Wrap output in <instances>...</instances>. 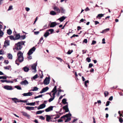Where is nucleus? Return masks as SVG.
Here are the masks:
<instances>
[{
  "instance_id": "obj_1",
  "label": "nucleus",
  "mask_w": 123,
  "mask_h": 123,
  "mask_svg": "<svg viewBox=\"0 0 123 123\" xmlns=\"http://www.w3.org/2000/svg\"><path fill=\"white\" fill-rule=\"evenodd\" d=\"M17 55L18 58L15 61V63L18 65L19 64L18 62H22L24 60L23 53L21 51H19L18 52Z\"/></svg>"
},
{
  "instance_id": "obj_2",
  "label": "nucleus",
  "mask_w": 123,
  "mask_h": 123,
  "mask_svg": "<svg viewBox=\"0 0 123 123\" xmlns=\"http://www.w3.org/2000/svg\"><path fill=\"white\" fill-rule=\"evenodd\" d=\"M24 43L23 41L19 42L16 43L15 45V49L17 50H20L22 48V45H24Z\"/></svg>"
},
{
  "instance_id": "obj_3",
  "label": "nucleus",
  "mask_w": 123,
  "mask_h": 123,
  "mask_svg": "<svg viewBox=\"0 0 123 123\" xmlns=\"http://www.w3.org/2000/svg\"><path fill=\"white\" fill-rule=\"evenodd\" d=\"M35 49L36 48L35 47H33L32 48L29 50L27 53L28 55H31L33 53V52L35 51Z\"/></svg>"
},
{
  "instance_id": "obj_4",
  "label": "nucleus",
  "mask_w": 123,
  "mask_h": 123,
  "mask_svg": "<svg viewBox=\"0 0 123 123\" xmlns=\"http://www.w3.org/2000/svg\"><path fill=\"white\" fill-rule=\"evenodd\" d=\"M50 78L49 77H46L43 81V83L44 84L48 85L49 83Z\"/></svg>"
},
{
  "instance_id": "obj_5",
  "label": "nucleus",
  "mask_w": 123,
  "mask_h": 123,
  "mask_svg": "<svg viewBox=\"0 0 123 123\" xmlns=\"http://www.w3.org/2000/svg\"><path fill=\"white\" fill-rule=\"evenodd\" d=\"M37 66V65L36 63L34 64L31 67L33 72H35L37 71L36 69V67Z\"/></svg>"
},
{
  "instance_id": "obj_6",
  "label": "nucleus",
  "mask_w": 123,
  "mask_h": 123,
  "mask_svg": "<svg viewBox=\"0 0 123 123\" xmlns=\"http://www.w3.org/2000/svg\"><path fill=\"white\" fill-rule=\"evenodd\" d=\"M56 107L55 106H50L48 108L46 109L45 110V111L46 112H48L50 111H52L53 108L54 107Z\"/></svg>"
},
{
  "instance_id": "obj_7",
  "label": "nucleus",
  "mask_w": 123,
  "mask_h": 123,
  "mask_svg": "<svg viewBox=\"0 0 123 123\" xmlns=\"http://www.w3.org/2000/svg\"><path fill=\"white\" fill-rule=\"evenodd\" d=\"M53 9L54 10L56 11L57 13H59L61 12L60 9L57 6H55L53 8Z\"/></svg>"
},
{
  "instance_id": "obj_8",
  "label": "nucleus",
  "mask_w": 123,
  "mask_h": 123,
  "mask_svg": "<svg viewBox=\"0 0 123 123\" xmlns=\"http://www.w3.org/2000/svg\"><path fill=\"white\" fill-rule=\"evenodd\" d=\"M63 109L65 110V112H68L69 111L68 105H66L63 106Z\"/></svg>"
},
{
  "instance_id": "obj_9",
  "label": "nucleus",
  "mask_w": 123,
  "mask_h": 123,
  "mask_svg": "<svg viewBox=\"0 0 123 123\" xmlns=\"http://www.w3.org/2000/svg\"><path fill=\"white\" fill-rule=\"evenodd\" d=\"M46 106L45 104L43 103L40 105L38 107L37 109L39 110L40 109H43Z\"/></svg>"
},
{
  "instance_id": "obj_10",
  "label": "nucleus",
  "mask_w": 123,
  "mask_h": 123,
  "mask_svg": "<svg viewBox=\"0 0 123 123\" xmlns=\"http://www.w3.org/2000/svg\"><path fill=\"white\" fill-rule=\"evenodd\" d=\"M57 25L56 22H54L51 23L50 26V28L54 27Z\"/></svg>"
},
{
  "instance_id": "obj_11",
  "label": "nucleus",
  "mask_w": 123,
  "mask_h": 123,
  "mask_svg": "<svg viewBox=\"0 0 123 123\" xmlns=\"http://www.w3.org/2000/svg\"><path fill=\"white\" fill-rule=\"evenodd\" d=\"M32 92H28L27 93H25L22 94L24 96H31L32 95Z\"/></svg>"
},
{
  "instance_id": "obj_12",
  "label": "nucleus",
  "mask_w": 123,
  "mask_h": 123,
  "mask_svg": "<svg viewBox=\"0 0 123 123\" xmlns=\"http://www.w3.org/2000/svg\"><path fill=\"white\" fill-rule=\"evenodd\" d=\"M20 84L22 85H27L28 84V82L26 80H24L23 81L21 82Z\"/></svg>"
},
{
  "instance_id": "obj_13",
  "label": "nucleus",
  "mask_w": 123,
  "mask_h": 123,
  "mask_svg": "<svg viewBox=\"0 0 123 123\" xmlns=\"http://www.w3.org/2000/svg\"><path fill=\"white\" fill-rule=\"evenodd\" d=\"M20 37L21 36L19 34H16L15 35V40H18L20 38Z\"/></svg>"
},
{
  "instance_id": "obj_14",
  "label": "nucleus",
  "mask_w": 123,
  "mask_h": 123,
  "mask_svg": "<svg viewBox=\"0 0 123 123\" xmlns=\"http://www.w3.org/2000/svg\"><path fill=\"white\" fill-rule=\"evenodd\" d=\"M22 114L24 116L27 117L29 118L30 117V116L27 113L25 112H22Z\"/></svg>"
},
{
  "instance_id": "obj_15",
  "label": "nucleus",
  "mask_w": 123,
  "mask_h": 123,
  "mask_svg": "<svg viewBox=\"0 0 123 123\" xmlns=\"http://www.w3.org/2000/svg\"><path fill=\"white\" fill-rule=\"evenodd\" d=\"M46 120L48 122H49V120L50 119H52V118L48 115H46Z\"/></svg>"
},
{
  "instance_id": "obj_16",
  "label": "nucleus",
  "mask_w": 123,
  "mask_h": 123,
  "mask_svg": "<svg viewBox=\"0 0 123 123\" xmlns=\"http://www.w3.org/2000/svg\"><path fill=\"white\" fill-rule=\"evenodd\" d=\"M12 100L14 101V102L15 103H16L17 102H20V100H19L17 98H12Z\"/></svg>"
},
{
  "instance_id": "obj_17",
  "label": "nucleus",
  "mask_w": 123,
  "mask_h": 123,
  "mask_svg": "<svg viewBox=\"0 0 123 123\" xmlns=\"http://www.w3.org/2000/svg\"><path fill=\"white\" fill-rule=\"evenodd\" d=\"M8 46V40H6L5 42L3 48L5 49V48Z\"/></svg>"
},
{
  "instance_id": "obj_18",
  "label": "nucleus",
  "mask_w": 123,
  "mask_h": 123,
  "mask_svg": "<svg viewBox=\"0 0 123 123\" xmlns=\"http://www.w3.org/2000/svg\"><path fill=\"white\" fill-rule=\"evenodd\" d=\"M66 18V17H65L64 16H63L59 18L58 19V20H59L60 22H62Z\"/></svg>"
},
{
  "instance_id": "obj_19",
  "label": "nucleus",
  "mask_w": 123,
  "mask_h": 123,
  "mask_svg": "<svg viewBox=\"0 0 123 123\" xmlns=\"http://www.w3.org/2000/svg\"><path fill=\"white\" fill-rule=\"evenodd\" d=\"M61 12L62 13L65 14V10L64 8L62 7H60Z\"/></svg>"
},
{
  "instance_id": "obj_20",
  "label": "nucleus",
  "mask_w": 123,
  "mask_h": 123,
  "mask_svg": "<svg viewBox=\"0 0 123 123\" xmlns=\"http://www.w3.org/2000/svg\"><path fill=\"white\" fill-rule=\"evenodd\" d=\"M26 109L27 110L30 111L31 110H33L34 108L33 107H31L29 106L26 107Z\"/></svg>"
},
{
  "instance_id": "obj_21",
  "label": "nucleus",
  "mask_w": 123,
  "mask_h": 123,
  "mask_svg": "<svg viewBox=\"0 0 123 123\" xmlns=\"http://www.w3.org/2000/svg\"><path fill=\"white\" fill-rule=\"evenodd\" d=\"M49 33L48 32V31L47 30L46 32L45 33L44 35V36L45 37H46L49 35Z\"/></svg>"
},
{
  "instance_id": "obj_22",
  "label": "nucleus",
  "mask_w": 123,
  "mask_h": 123,
  "mask_svg": "<svg viewBox=\"0 0 123 123\" xmlns=\"http://www.w3.org/2000/svg\"><path fill=\"white\" fill-rule=\"evenodd\" d=\"M24 71L25 72H28L29 70V68L27 67H25L23 68Z\"/></svg>"
},
{
  "instance_id": "obj_23",
  "label": "nucleus",
  "mask_w": 123,
  "mask_h": 123,
  "mask_svg": "<svg viewBox=\"0 0 123 123\" xmlns=\"http://www.w3.org/2000/svg\"><path fill=\"white\" fill-rule=\"evenodd\" d=\"M104 14H100L98 15V16H97V18H98L99 19L101 18V17L103 16Z\"/></svg>"
},
{
  "instance_id": "obj_24",
  "label": "nucleus",
  "mask_w": 123,
  "mask_h": 123,
  "mask_svg": "<svg viewBox=\"0 0 123 123\" xmlns=\"http://www.w3.org/2000/svg\"><path fill=\"white\" fill-rule=\"evenodd\" d=\"M50 14L51 15H56V13L54 11H52L50 12Z\"/></svg>"
},
{
  "instance_id": "obj_25",
  "label": "nucleus",
  "mask_w": 123,
  "mask_h": 123,
  "mask_svg": "<svg viewBox=\"0 0 123 123\" xmlns=\"http://www.w3.org/2000/svg\"><path fill=\"white\" fill-rule=\"evenodd\" d=\"M35 104V102L33 103H28L26 104V105H34Z\"/></svg>"
},
{
  "instance_id": "obj_26",
  "label": "nucleus",
  "mask_w": 123,
  "mask_h": 123,
  "mask_svg": "<svg viewBox=\"0 0 123 123\" xmlns=\"http://www.w3.org/2000/svg\"><path fill=\"white\" fill-rule=\"evenodd\" d=\"M49 89V88L48 87H45L43 88L42 90L44 92H46Z\"/></svg>"
},
{
  "instance_id": "obj_27",
  "label": "nucleus",
  "mask_w": 123,
  "mask_h": 123,
  "mask_svg": "<svg viewBox=\"0 0 123 123\" xmlns=\"http://www.w3.org/2000/svg\"><path fill=\"white\" fill-rule=\"evenodd\" d=\"M71 116V114L70 113V112H69V113L68 114H67L65 115V117L67 118H68V117H70Z\"/></svg>"
},
{
  "instance_id": "obj_28",
  "label": "nucleus",
  "mask_w": 123,
  "mask_h": 123,
  "mask_svg": "<svg viewBox=\"0 0 123 123\" xmlns=\"http://www.w3.org/2000/svg\"><path fill=\"white\" fill-rule=\"evenodd\" d=\"M66 99L65 98L63 99L62 100V103L64 104L65 105L67 103L66 102Z\"/></svg>"
},
{
  "instance_id": "obj_29",
  "label": "nucleus",
  "mask_w": 123,
  "mask_h": 123,
  "mask_svg": "<svg viewBox=\"0 0 123 123\" xmlns=\"http://www.w3.org/2000/svg\"><path fill=\"white\" fill-rule=\"evenodd\" d=\"M57 92V90H56V86H55L53 90L51 91V92Z\"/></svg>"
},
{
  "instance_id": "obj_30",
  "label": "nucleus",
  "mask_w": 123,
  "mask_h": 123,
  "mask_svg": "<svg viewBox=\"0 0 123 123\" xmlns=\"http://www.w3.org/2000/svg\"><path fill=\"white\" fill-rule=\"evenodd\" d=\"M12 55L10 53L8 54V58L10 59H12Z\"/></svg>"
},
{
  "instance_id": "obj_31",
  "label": "nucleus",
  "mask_w": 123,
  "mask_h": 123,
  "mask_svg": "<svg viewBox=\"0 0 123 123\" xmlns=\"http://www.w3.org/2000/svg\"><path fill=\"white\" fill-rule=\"evenodd\" d=\"M48 31L49 32V31L50 32V34H52L54 31V30L53 29H50L48 30Z\"/></svg>"
},
{
  "instance_id": "obj_32",
  "label": "nucleus",
  "mask_w": 123,
  "mask_h": 123,
  "mask_svg": "<svg viewBox=\"0 0 123 123\" xmlns=\"http://www.w3.org/2000/svg\"><path fill=\"white\" fill-rule=\"evenodd\" d=\"M44 111L43 110V111H37L36 112V114H39L42 113V112H44Z\"/></svg>"
},
{
  "instance_id": "obj_33",
  "label": "nucleus",
  "mask_w": 123,
  "mask_h": 123,
  "mask_svg": "<svg viewBox=\"0 0 123 123\" xmlns=\"http://www.w3.org/2000/svg\"><path fill=\"white\" fill-rule=\"evenodd\" d=\"M43 95H44L43 94H41V95H38V96L35 97H34V98L35 99H36V98H39L41 97Z\"/></svg>"
},
{
  "instance_id": "obj_34",
  "label": "nucleus",
  "mask_w": 123,
  "mask_h": 123,
  "mask_svg": "<svg viewBox=\"0 0 123 123\" xmlns=\"http://www.w3.org/2000/svg\"><path fill=\"white\" fill-rule=\"evenodd\" d=\"M71 120L70 117L67 118L66 119L65 121V123L68 122L70 121Z\"/></svg>"
},
{
  "instance_id": "obj_35",
  "label": "nucleus",
  "mask_w": 123,
  "mask_h": 123,
  "mask_svg": "<svg viewBox=\"0 0 123 123\" xmlns=\"http://www.w3.org/2000/svg\"><path fill=\"white\" fill-rule=\"evenodd\" d=\"M105 96V97L108 95L109 94V92L107 91H105L104 93Z\"/></svg>"
},
{
  "instance_id": "obj_36",
  "label": "nucleus",
  "mask_w": 123,
  "mask_h": 123,
  "mask_svg": "<svg viewBox=\"0 0 123 123\" xmlns=\"http://www.w3.org/2000/svg\"><path fill=\"white\" fill-rule=\"evenodd\" d=\"M10 39L11 40H15V38L12 36H9Z\"/></svg>"
},
{
  "instance_id": "obj_37",
  "label": "nucleus",
  "mask_w": 123,
  "mask_h": 123,
  "mask_svg": "<svg viewBox=\"0 0 123 123\" xmlns=\"http://www.w3.org/2000/svg\"><path fill=\"white\" fill-rule=\"evenodd\" d=\"M7 78V77L5 76H0V79H6Z\"/></svg>"
},
{
  "instance_id": "obj_38",
  "label": "nucleus",
  "mask_w": 123,
  "mask_h": 123,
  "mask_svg": "<svg viewBox=\"0 0 123 123\" xmlns=\"http://www.w3.org/2000/svg\"><path fill=\"white\" fill-rule=\"evenodd\" d=\"M43 37H41L39 40V42L40 43L42 42V43H43L44 41V40L43 39Z\"/></svg>"
},
{
  "instance_id": "obj_39",
  "label": "nucleus",
  "mask_w": 123,
  "mask_h": 123,
  "mask_svg": "<svg viewBox=\"0 0 123 123\" xmlns=\"http://www.w3.org/2000/svg\"><path fill=\"white\" fill-rule=\"evenodd\" d=\"M89 82L88 80H87L85 82L84 85H85V86L87 87V83H88Z\"/></svg>"
},
{
  "instance_id": "obj_40",
  "label": "nucleus",
  "mask_w": 123,
  "mask_h": 123,
  "mask_svg": "<svg viewBox=\"0 0 123 123\" xmlns=\"http://www.w3.org/2000/svg\"><path fill=\"white\" fill-rule=\"evenodd\" d=\"M15 87L18 90H21V87L18 86H15Z\"/></svg>"
},
{
  "instance_id": "obj_41",
  "label": "nucleus",
  "mask_w": 123,
  "mask_h": 123,
  "mask_svg": "<svg viewBox=\"0 0 123 123\" xmlns=\"http://www.w3.org/2000/svg\"><path fill=\"white\" fill-rule=\"evenodd\" d=\"M119 122L120 123H123V120L122 118L121 117H119Z\"/></svg>"
},
{
  "instance_id": "obj_42",
  "label": "nucleus",
  "mask_w": 123,
  "mask_h": 123,
  "mask_svg": "<svg viewBox=\"0 0 123 123\" xmlns=\"http://www.w3.org/2000/svg\"><path fill=\"white\" fill-rule=\"evenodd\" d=\"M38 89V88L37 87H35L32 90V91H37Z\"/></svg>"
},
{
  "instance_id": "obj_43",
  "label": "nucleus",
  "mask_w": 123,
  "mask_h": 123,
  "mask_svg": "<svg viewBox=\"0 0 123 123\" xmlns=\"http://www.w3.org/2000/svg\"><path fill=\"white\" fill-rule=\"evenodd\" d=\"M12 32L11 30L10 29H8V35H10L12 33Z\"/></svg>"
},
{
  "instance_id": "obj_44",
  "label": "nucleus",
  "mask_w": 123,
  "mask_h": 123,
  "mask_svg": "<svg viewBox=\"0 0 123 123\" xmlns=\"http://www.w3.org/2000/svg\"><path fill=\"white\" fill-rule=\"evenodd\" d=\"M25 35H24L23 36H22L20 37L21 38V39H25Z\"/></svg>"
},
{
  "instance_id": "obj_45",
  "label": "nucleus",
  "mask_w": 123,
  "mask_h": 123,
  "mask_svg": "<svg viewBox=\"0 0 123 123\" xmlns=\"http://www.w3.org/2000/svg\"><path fill=\"white\" fill-rule=\"evenodd\" d=\"M54 99V97H52V98H50L49 99V102H51V101H52Z\"/></svg>"
},
{
  "instance_id": "obj_46",
  "label": "nucleus",
  "mask_w": 123,
  "mask_h": 123,
  "mask_svg": "<svg viewBox=\"0 0 123 123\" xmlns=\"http://www.w3.org/2000/svg\"><path fill=\"white\" fill-rule=\"evenodd\" d=\"M20 102H22L23 103H26L27 102V101L26 100H20Z\"/></svg>"
},
{
  "instance_id": "obj_47",
  "label": "nucleus",
  "mask_w": 123,
  "mask_h": 123,
  "mask_svg": "<svg viewBox=\"0 0 123 123\" xmlns=\"http://www.w3.org/2000/svg\"><path fill=\"white\" fill-rule=\"evenodd\" d=\"M73 51V50H72L71 52H70V50H68V51L67 52V53L68 54L70 55L71 54V53Z\"/></svg>"
},
{
  "instance_id": "obj_48",
  "label": "nucleus",
  "mask_w": 123,
  "mask_h": 123,
  "mask_svg": "<svg viewBox=\"0 0 123 123\" xmlns=\"http://www.w3.org/2000/svg\"><path fill=\"white\" fill-rule=\"evenodd\" d=\"M86 60L88 62H91V60L90 58L89 57H87L86 58Z\"/></svg>"
},
{
  "instance_id": "obj_49",
  "label": "nucleus",
  "mask_w": 123,
  "mask_h": 123,
  "mask_svg": "<svg viewBox=\"0 0 123 123\" xmlns=\"http://www.w3.org/2000/svg\"><path fill=\"white\" fill-rule=\"evenodd\" d=\"M78 35L74 34L72 36L70 37V38H72V37H78Z\"/></svg>"
},
{
  "instance_id": "obj_50",
  "label": "nucleus",
  "mask_w": 123,
  "mask_h": 123,
  "mask_svg": "<svg viewBox=\"0 0 123 123\" xmlns=\"http://www.w3.org/2000/svg\"><path fill=\"white\" fill-rule=\"evenodd\" d=\"M3 34V32L2 31L0 30V37H2Z\"/></svg>"
},
{
  "instance_id": "obj_51",
  "label": "nucleus",
  "mask_w": 123,
  "mask_h": 123,
  "mask_svg": "<svg viewBox=\"0 0 123 123\" xmlns=\"http://www.w3.org/2000/svg\"><path fill=\"white\" fill-rule=\"evenodd\" d=\"M96 43V41L94 40H93L92 41V42L91 43V45H94Z\"/></svg>"
},
{
  "instance_id": "obj_52",
  "label": "nucleus",
  "mask_w": 123,
  "mask_h": 123,
  "mask_svg": "<svg viewBox=\"0 0 123 123\" xmlns=\"http://www.w3.org/2000/svg\"><path fill=\"white\" fill-rule=\"evenodd\" d=\"M110 102L109 101H107L106 102V106H108L109 105Z\"/></svg>"
},
{
  "instance_id": "obj_53",
  "label": "nucleus",
  "mask_w": 123,
  "mask_h": 123,
  "mask_svg": "<svg viewBox=\"0 0 123 123\" xmlns=\"http://www.w3.org/2000/svg\"><path fill=\"white\" fill-rule=\"evenodd\" d=\"M13 9L12 6H10L9 7V8L8 9V11L11 10Z\"/></svg>"
},
{
  "instance_id": "obj_54",
  "label": "nucleus",
  "mask_w": 123,
  "mask_h": 123,
  "mask_svg": "<svg viewBox=\"0 0 123 123\" xmlns=\"http://www.w3.org/2000/svg\"><path fill=\"white\" fill-rule=\"evenodd\" d=\"M60 117V116L59 114H57L55 117L54 118V119H56L57 118H59Z\"/></svg>"
},
{
  "instance_id": "obj_55",
  "label": "nucleus",
  "mask_w": 123,
  "mask_h": 123,
  "mask_svg": "<svg viewBox=\"0 0 123 123\" xmlns=\"http://www.w3.org/2000/svg\"><path fill=\"white\" fill-rule=\"evenodd\" d=\"M39 118L41 119L44 120L45 119V118L42 116H40L39 117Z\"/></svg>"
},
{
  "instance_id": "obj_56",
  "label": "nucleus",
  "mask_w": 123,
  "mask_h": 123,
  "mask_svg": "<svg viewBox=\"0 0 123 123\" xmlns=\"http://www.w3.org/2000/svg\"><path fill=\"white\" fill-rule=\"evenodd\" d=\"M109 30H110L109 28H107V29H105L104 30L105 32V33L106 32L109 31Z\"/></svg>"
},
{
  "instance_id": "obj_57",
  "label": "nucleus",
  "mask_w": 123,
  "mask_h": 123,
  "mask_svg": "<svg viewBox=\"0 0 123 123\" xmlns=\"http://www.w3.org/2000/svg\"><path fill=\"white\" fill-rule=\"evenodd\" d=\"M0 81L3 83L5 82H6L7 83L8 82V81H7V80H0Z\"/></svg>"
},
{
  "instance_id": "obj_58",
  "label": "nucleus",
  "mask_w": 123,
  "mask_h": 123,
  "mask_svg": "<svg viewBox=\"0 0 123 123\" xmlns=\"http://www.w3.org/2000/svg\"><path fill=\"white\" fill-rule=\"evenodd\" d=\"M37 74H36L33 77V78L34 79H35L37 78Z\"/></svg>"
},
{
  "instance_id": "obj_59",
  "label": "nucleus",
  "mask_w": 123,
  "mask_h": 123,
  "mask_svg": "<svg viewBox=\"0 0 123 123\" xmlns=\"http://www.w3.org/2000/svg\"><path fill=\"white\" fill-rule=\"evenodd\" d=\"M83 43H87V40L86 39H85L83 41Z\"/></svg>"
},
{
  "instance_id": "obj_60",
  "label": "nucleus",
  "mask_w": 123,
  "mask_h": 123,
  "mask_svg": "<svg viewBox=\"0 0 123 123\" xmlns=\"http://www.w3.org/2000/svg\"><path fill=\"white\" fill-rule=\"evenodd\" d=\"M56 58L59 60L61 62H62V59L60 57H56Z\"/></svg>"
},
{
  "instance_id": "obj_61",
  "label": "nucleus",
  "mask_w": 123,
  "mask_h": 123,
  "mask_svg": "<svg viewBox=\"0 0 123 123\" xmlns=\"http://www.w3.org/2000/svg\"><path fill=\"white\" fill-rule=\"evenodd\" d=\"M12 89V87L11 86H8V90H11Z\"/></svg>"
},
{
  "instance_id": "obj_62",
  "label": "nucleus",
  "mask_w": 123,
  "mask_h": 123,
  "mask_svg": "<svg viewBox=\"0 0 123 123\" xmlns=\"http://www.w3.org/2000/svg\"><path fill=\"white\" fill-rule=\"evenodd\" d=\"M93 66V65L91 63H90L89 64L88 68H90L91 67H92V66Z\"/></svg>"
},
{
  "instance_id": "obj_63",
  "label": "nucleus",
  "mask_w": 123,
  "mask_h": 123,
  "mask_svg": "<svg viewBox=\"0 0 123 123\" xmlns=\"http://www.w3.org/2000/svg\"><path fill=\"white\" fill-rule=\"evenodd\" d=\"M84 21H86V20L85 19H83L82 18L80 20V22H79V23H80L81 22H83Z\"/></svg>"
},
{
  "instance_id": "obj_64",
  "label": "nucleus",
  "mask_w": 123,
  "mask_h": 123,
  "mask_svg": "<svg viewBox=\"0 0 123 123\" xmlns=\"http://www.w3.org/2000/svg\"><path fill=\"white\" fill-rule=\"evenodd\" d=\"M53 92L54 93L52 94V95L53 96V97H54V98H55V95L56 92Z\"/></svg>"
}]
</instances>
